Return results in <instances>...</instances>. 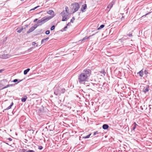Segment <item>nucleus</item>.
<instances>
[{
    "label": "nucleus",
    "mask_w": 152,
    "mask_h": 152,
    "mask_svg": "<svg viewBox=\"0 0 152 152\" xmlns=\"http://www.w3.org/2000/svg\"><path fill=\"white\" fill-rule=\"evenodd\" d=\"M91 70L89 69H84L83 73H81L78 77V81L80 83H83L86 81L88 77L91 74Z\"/></svg>",
    "instance_id": "obj_1"
},
{
    "label": "nucleus",
    "mask_w": 152,
    "mask_h": 152,
    "mask_svg": "<svg viewBox=\"0 0 152 152\" xmlns=\"http://www.w3.org/2000/svg\"><path fill=\"white\" fill-rule=\"evenodd\" d=\"M47 13L51 15L50 16H45L42 18L41 20H39V22L42 23H44L49 20L51 19L54 16V11L50 10L47 12Z\"/></svg>",
    "instance_id": "obj_2"
},
{
    "label": "nucleus",
    "mask_w": 152,
    "mask_h": 152,
    "mask_svg": "<svg viewBox=\"0 0 152 152\" xmlns=\"http://www.w3.org/2000/svg\"><path fill=\"white\" fill-rule=\"evenodd\" d=\"M61 15L62 17V21H66L69 19V13L68 7H66L65 10L63 11L61 13Z\"/></svg>",
    "instance_id": "obj_3"
},
{
    "label": "nucleus",
    "mask_w": 152,
    "mask_h": 152,
    "mask_svg": "<svg viewBox=\"0 0 152 152\" xmlns=\"http://www.w3.org/2000/svg\"><path fill=\"white\" fill-rule=\"evenodd\" d=\"M65 91L64 88H61L59 87L54 88V94L56 96H60L61 94L64 93Z\"/></svg>",
    "instance_id": "obj_4"
},
{
    "label": "nucleus",
    "mask_w": 152,
    "mask_h": 152,
    "mask_svg": "<svg viewBox=\"0 0 152 152\" xmlns=\"http://www.w3.org/2000/svg\"><path fill=\"white\" fill-rule=\"evenodd\" d=\"M39 21L37 22V24H35L33 26L31 27L29 30L27 32V34H29L34 31L38 26H41L43 23H38Z\"/></svg>",
    "instance_id": "obj_5"
},
{
    "label": "nucleus",
    "mask_w": 152,
    "mask_h": 152,
    "mask_svg": "<svg viewBox=\"0 0 152 152\" xmlns=\"http://www.w3.org/2000/svg\"><path fill=\"white\" fill-rule=\"evenodd\" d=\"M73 6L72 10H74V12L73 13L77 11L78 9L79 8V5L78 3H75L74 4H72Z\"/></svg>",
    "instance_id": "obj_6"
},
{
    "label": "nucleus",
    "mask_w": 152,
    "mask_h": 152,
    "mask_svg": "<svg viewBox=\"0 0 152 152\" xmlns=\"http://www.w3.org/2000/svg\"><path fill=\"white\" fill-rule=\"evenodd\" d=\"M10 56L8 54H0V58L2 59H6L9 58Z\"/></svg>",
    "instance_id": "obj_7"
},
{
    "label": "nucleus",
    "mask_w": 152,
    "mask_h": 152,
    "mask_svg": "<svg viewBox=\"0 0 152 152\" xmlns=\"http://www.w3.org/2000/svg\"><path fill=\"white\" fill-rule=\"evenodd\" d=\"M149 90V86L148 85L146 87H144L143 89V91L145 94L147 92H148Z\"/></svg>",
    "instance_id": "obj_8"
},
{
    "label": "nucleus",
    "mask_w": 152,
    "mask_h": 152,
    "mask_svg": "<svg viewBox=\"0 0 152 152\" xmlns=\"http://www.w3.org/2000/svg\"><path fill=\"white\" fill-rule=\"evenodd\" d=\"M143 69L141 70L137 73V74H139V76L141 77H142L143 75Z\"/></svg>",
    "instance_id": "obj_9"
},
{
    "label": "nucleus",
    "mask_w": 152,
    "mask_h": 152,
    "mask_svg": "<svg viewBox=\"0 0 152 152\" xmlns=\"http://www.w3.org/2000/svg\"><path fill=\"white\" fill-rule=\"evenodd\" d=\"M87 7V5L86 4H85L82 6V7L81 8V10L83 12H84L85 11L84 10H85Z\"/></svg>",
    "instance_id": "obj_10"
},
{
    "label": "nucleus",
    "mask_w": 152,
    "mask_h": 152,
    "mask_svg": "<svg viewBox=\"0 0 152 152\" xmlns=\"http://www.w3.org/2000/svg\"><path fill=\"white\" fill-rule=\"evenodd\" d=\"M109 127V126L107 124H104L102 126V128L103 129H106Z\"/></svg>",
    "instance_id": "obj_11"
},
{
    "label": "nucleus",
    "mask_w": 152,
    "mask_h": 152,
    "mask_svg": "<svg viewBox=\"0 0 152 152\" xmlns=\"http://www.w3.org/2000/svg\"><path fill=\"white\" fill-rule=\"evenodd\" d=\"M94 35V34H92V35L91 36H89L88 37H84L82 40V41H84V40H85L86 39H88L90 37H91V36H93Z\"/></svg>",
    "instance_id": "obj_12"
},
{
    "label": "nucleus",
    "mask_w": 152,
    "mask_h": 152,
    "mask_svg": "<svg viewBox=\"0 0 152 152\" xmlns=\"http://www.w3.org/2000/svg\"><path fill=\"white\" fill-rule=\"evenodd\" d=\"M30 70V69L28 68L26 69L24 71V72H23L24 74L25 75H26L27 74V73Z\"/></svg>",
    "instance_id": "obj_13"
},
{
    "label": "nucleus",
    "mask_w": 152,
    "mask_h": 152,
    "mask_svg": "<svg viewBox=\"0 0 152 152\" xmlns=\"http://www.w3.org/2000/svg\"><path fill=\"white\" fill-rule=\"evenodd\" d=\"M133 127L132 129V130H134L135 129L136 126L137 125L136 124V123L135 122L134 123Z\"/></svg>",
    "instance_id": "obj_14"
},
{
    "label": "nucleus",
    "mask_w": 152,
    "mask_h": 152,
    "mask_svg": "<svg viewBox=\"0 0 152 152\" xmlns=\"http://www.w3.org/2000/svg\"><path fill=\"white\" fill-rule=\"evenodd\" d=\"M23 29V28H18L17 29V32L19 33H20L22 32Z\"/></svg>",
    "instance_id": "obj_15"
},
{
    "label": "nucleus",
    "mask_w": 152,
    "mask_h": 152,
    "mask_svg": "<svg viewBox=\"0 0 152 152\" xmlns=\"http://www.w3.org/2000/svg\"><path fill=\"white\" fill-rule=\"evenodd\" d=\"M27 97L26 96H25L23 98H22L21 99V101L23 102H25L26 99H27Z\"/></svg>",
    "instance_id": "obj_16"
},
{
    "label": "nucleus",
    "mask_w": 152,
    "mask_h": 152,
    "mask_svg": "<svg viewBox=\"0 0 152 152\" xmlns=\"http://www.w3.org/2000/svg\"><path fill=\"white\" fill-rule=\"evenodd\" d=\"M113 4L114 2H112V3L111 4H109L107 6V8H111L112 7Z\"/></svg>",
    "instance_id": "obj_17"
},
{
    "label": "nucleus",
    "mask_w": 152,
    "mask_h": 152,
    "mask_svg": "<svg viewBox=\"0 0 152 152\" xmlns=\"http://www.w3.org/2000/svg\"><path fill=\"white\" fill-rule=\"evenodd\" d=\"M117 106H118L117 107L115 108V110H117V111L118 112V111L119 110V109L120 108V104L119 103V102L118 103V104Z\"/></svg>",
    "instance_id": "obj_18"
},
{
    "label": "nucleus",
    "mask_w": 152,
    "mask_h": 152,
    "mask_svg": "<svg viewBox=\"0 0 152 152\" xmlns=\"http://www.w3.org/2000/svg\"><path fill=\"white\" fill-rule=\"evenodd\" d=\"M115 75H117L119 74L120 73H121L117 69L115 70Z\"/></svg>",
    "instance_id": "obj_19"
},
{
    "label": "nucleus",
    "mask_w": 152,
    "mask_h": 152,
    "mask_svg": "<svg viewBox=\"0 0 152 152\" xmlns=\"http://www.w3.org/2000/svg\"><path fill=\"white\" fill-rule=\"evenodd\" d=\"M91 134H90L86 136L83 137V138H84V139L88 138L90 137Z\"/></svg>",
    "instance_id": "obj_20"
},
{
    "label": "nucleus",
    "mask_w": 152,
    "mask_h": 152,
    "mask_svg": "<svg viewBox=\"0 0 152 152\" xmlns=\"http://www.w3.org/2000/svg\"><path fill=\"white\" fill-rule=\"evenodd\" d=\"M12 107V106L11 105H10L8 107H7V108H6V109H4L3 110V112H4V110H8L11 108Z\"/></svg>",
    "instance_id": "obj_21"
},
{
    "label": "nucleus",
    "mask_w": 152,
    "mask_h": 152,
    "mask_svg": "<svg viewBox=\"0 0 152 152\" xmlns=\"http://www.w3.org/2000/svg\"><path fill=\"white\" fill-rule=\"evenodd\" d=\"M104 25L102 24V25H101L100 27L98 28V30H99V29H101L102 28H104Z\"/></svg>",
    "instance_id": "obj_22"
},
{
    "label": "nucleus",
    "mask_w": 152,
    "mask_h": 152,
    "mask_svg": "<svg viewBox=\"0 0 152 152\" xmlns=\"http://www.w3.org/2000/svg\"><path fill=\"white\" fill-rule=\"evenodd\" d=\"M100 73L102 74L103 75H104L106 73V72H104V70H102L100 72Z\"/></svg>",
    "instance_id": "obj_23"
},
{
    "label": "nucleus",
    "mask_w": 152,
    "mask_h": 152,
    "mask_svg": "<svg viewBox=\"0 0 152 152\" xmlns=\"http://www.w3.org/2000/svg\"><path fill=\"white\" fill-rule=\"evenodd\" d=\"M75 20V18L74 17H73L70 20V22L72 23H73Z\"/></svg>",
    "instance_id": "obj_24"
},
{
    "label": "nucleus",
    "mask_w": 152,
    "mask_h": 152,
    "mask_svg": "<svg viewBox=\"0 0 152 152\" xmlns=\"http://www.w3.org/2000/svg\"><path fill=\"white\" fill-rule=\"evenodd\" d=\"M55 28V26L53 25V26H52L50 28V30L51 31H53L54 29Z\"/></svg>",
    "instance_id": "obj_25"
},
{
    "label": "nucleus",
    "mask_w": 152,
    "mask_h": 152,
    "mask_svg": "<svg viewBox=\"0 0 152 152\" xmlns=\"http://www.w3.org/2000/svg\"><path fill=\"white\" fill-rule=\"evenodd\" d=\"M50 33V31L49 30H47L45 32V34L47 35H48Z\"/></svg>",
    "instance_id": "obj_26"
},
{
    "label": "nucleus",
    "mask_w": 152,
    "mask_h": 152,
    "mask_svg": "<svg viewBox=\"0 0 152 152\" xmlns=\"http://www.w3.org/2000/svg\"><path fill=\"white\" fill-rule=\"evenodd\" d=\"M46 41L45 40V39H43L41 41V43H43V42H45Z\"/></svg>",
    "instance_id": "obj_27"
},
{
    "label": "nucleus",
    "mask_w": 152,
    "mask_h": 152,
    "mask_svg": "<svg viewBox=\"0 0 152 152\" xmlns=\"http://www.w3.org/2000/svg\"><path fill=\"white\" fill-rule=\"evenodd\" d=\"M43 147L41 146H39L38 149L40 150H41L43 149Z\"/></svg>",
    "instance_id": "obj_28"
},
{
    "label": "nucleus",
    "mask_w": 152,
    "mask_h": 152,
    "mask_svg": "<svg viewBox=\"0 0 152 152\" xmlns=\"http://www.w3.org/2000/svg\"><path fill=\"white\" fill-rule=\"evenodd\" d=\"M144 73L145 74V75H147L148 73V71L147 70H145L144 71Z\"/></svg>",
    "instance_id": "obj_29"
},
{
    "label": "nucleus",
    "mask_w": 152,
    "mask_h": 152,
    "mask_svg": "<svg viewBox=\"0 0 152 152\" xmlns=\"http://www.w3.org/2000/svg\"><path fill=\"white\" fill-rule=\"evenodd\" d=\"M40 6H37L36 7H34V8H33V9H31V10H35V9H36V8H38V7H39Z\"/></svg>",
    "instance_id": "obj_30"
},
{
    "label": "nucleus",
    "mask_w": 152,
    "mask_h": 152,
    "mask_svg": "<svg viewBox=\"0 0 152 152\" xmlns=\"http://www.w3.org/2000/svg\"><path fill=\"white\" fill-rule=\"evenodd\" d=\"M10 87V86H9V85H7V86H4L3 88V89H4V88H8V87Z\"/></svg>",
    "instance_id": "obj_31"
},
{
    "label": "nucleus",
    "mask_w": 152,
    "mask_h": 152,
    "mask_svg": "<svg viewBox=\"0 0 152 152\" xmlns=\"http://www.w3.org/2000/svg\"><path fill=\"white\" fill-rule=\"evenodd\" d=\"M26 152H35L34 151L32 150H29L26 151Z\"/></svg>",
    "instance_id": "obj_32"
},
{
    "label": "nucleus",
    "mask_w": 152,
    "mask_h": 152,
    "mask_svg": "<svg viewBox=\"0 0 152 152\" xmlns=\"http://www.w3.org/2000/svg\"><path fill=\"white\" fill-rule=\"evenodd\" d=\"M18 81V80L17 79H14V80H13V81H12V82H14V83H15V82H17Z\"/></svg>",
    "instance_id": "obj_33"
},
{
    "label": "nucleus",
    "mask_w": 152,
    "mask_h": 152,
    "mask_svg": "<svg viewBox=\"0 0 152 152\" xmlns=\"http://www.w3.org/2000/svg\"><path fill=\"white\" fill-rule=\"evenodd\" d=\"M151 13V12H149L148 13H146V14H145V15L142 16V17H143V16H146V15H148V14H150Z\"/></svg>",
    "instance_id": "obj_34"
},
{
    "label": "nucleus",
    "mask_w": 152,
    "mask_h": 152,
    "mask_svg": "<svg viewBox=\"0 0 152 152\" xmlns=\"http://www.w3.org/2000/svg\"><path fill=\"white\" fill-rule=\"evenodd\" d=\"M123 15V14H120L121 15V19H120V20H122V18H124V17Z\"/></svg>",
    "instance_id": "obj_35"
},
{
    "label": "nucleus",
    "mask_w": 152,
    "mask_h": 152,
    "mask_svg": "<svg viewBox=\"0 0 152 152\" xmlns=\"http://www.w3.org/2000/svg\"><path fill=\"white\" fill-rule=\"evenodd\" d=\"M36 44V42H33L32 43V44L33 45H35Z\"/></svg>",
    "instance_id": "obj_36"
},
{
    "label": "nucleus",
    "mask_w": 152,
    "mask_h": 152,
    "mask_svg": "<svg viewBox=\"0 0 152 152\" xmlns=\"http://www.w3.org/2000/svg\"><path fill=\"white\" fill-rule=\"evenodd\" d=\"M67 28V26L65 27L64 28H63V30L64 31H66V29Z\"/></svg>",
    "instance_id": "obj_37"
},
{
    "label": "nucleus",
    "mask_w": 152,
    "mask_h": 152,
    "mask_svg": "<svg viewBox=\"0 0 152 152\" xmlns=\"http://www.w3.org/2000/svg\"><path fill=\"white\" fill-rule=\"evenodd\" d=\"M127 35L129 37H132V34H127Z\"/></svg>",
    "instance_id": "obj_38"
},
{
    "label": "nucleus",
    "mask_w": 152,
    "mask_h": 152,
    "mask_svg": "<svg viewBox=\"0 0 152 152\" xmlns=\"http://www.w3.org/2000/svg\"><path fill=\"white\" fill-rule=\"evenodd\" d=\"M70 23H71V22L68 23L67 24V25H66L67 26H69V25H70V24H71Z\"/></svg>",
    "instance_id": "obj_39"
},
{
    "label": "nucleus",
    "mask_w": 152,
    "mask_h": 152,
    "mask_svg": "<svg viewBox=\"0 0 152 152\" xmlns=\"http://www.w3.org/2000/svg\"><path fill=\"white\" fill-rule=\"evenodd\" d=\"M98 134V132H95L94 133V135H96V134Z\"/></svg>",
    "instance_id": "obj_40"
},
{
    "label": "nucleus",
    "mask_w": 152,
    "mask_h": 152,
    "mask_svg": "<svg viewBox=\"0 0 152 152\" xmlns=\"http://www.w3.org/2000/svg\"><path fill=\"white\" fill-rule=\"evenodd\" d=\"M129 127H128V126H126V127L125 128V129H126V130H127V129L128 130L129 129Z\"/></svg>",
    "instance_id": "obj_41"
},
{
    "label": "nucleus",
    "mask_w": 152,
    "mask_h": 152,
    "mask_svg": "<svg viewBox=\"0 0 152 152\" xmlns=\"http://www.w3.org/2000/svg\"><path fill=\"white\" fill-rule=\"evenodd\" d=\"M4 70L3 69H0V73L2 72Z\"/></svg>",
    "instance_id": "obj_42"
},
{
    "label": "nucleus",
    "mask_w": 152,
    "mask_h": 152,
    "mask_svg": "<svg viewBox=\"0 0 152 152\" xmlns=\"http://www.w3.org/2000/svg\"><path fill=\"white\" fill-rule=\"evenodd\" d=\"M3 82H7V80L6 79H4L2 81Z\"/></svg>",
    "instance_id": "obj_43"
},
{
    "label": "nucleus",
    "mask_w": 152,
    "mask_h": 152,
    "mask_svg": "<svg viewBox=\"0 0 152 152\" xmlns=\"http://www.w3.org/2000/svg\"><path fill=\"white\" fill-rule=\"evenodd\" d=\"M38 20V19H35L34 21V22H36Z\"/></svg>",
    "instance_id": "obj_44"
},
{
    "label": "nucleus",
    "mask_w": 152,
    "mask_h": 152,
    "mask_svg": "<svg viewBox=\"0 0 152 152\" xmlns=\"http://www.w3.org/2000/svg\"><path fill=\"white\" fill-rule=\"evenodd\" d=\"M25 28H24V29H26V28H27L28 27V25H25Z\"/></svg>",
    "instance_id": "obj_45"
},
{
    "label": "nucleus",
    "mask_w": 152,
    "mask_h": 152,
    "mask_svg": "<svg viewBox=\"0 0 152 152\" xmlns=\"http://www.w3.org/2000/svg\"><path fill=\"white\" fill-rule=\"evenodd\" d=\"M116 99H118L120 100H121V99L120 98V97L119 96H118V97H116Z\"/></svg>",
    "instance_id": "obj_46"
},
{
    "label": "nucleus",
    "mask_w": 152,
    "mask_h": 152,
    "mask_svg": "<svg viewBox=\"0 0 152 152\" xmlns=\"http://www.w3.org/2000/svg\"><path fill=\"white\" fill-rule=\"evenodd\" d=\"M49 37H47L45 39L46 41H47L49 39Z\"/></svg>",
    "instance_id": "obj_47"
},
{
    "label": "nucleus",
    "mask_w": 152,
    "mask_h": 152,
    "mask_svg": "<svg viewBox=\"0 0 152 152\" xmlns=\"http://www.w3.org/2000/svg\"><path fill=\"white\" fill-rule=\"evenodd\" d=\"M8 139L10 141H11L12 140V139L11 138H8Z\"/></svg>",
    "instance_id": "obj_48"
},
{
    "label": "nucleus",
    "mask_w": 152,
    "mask_h": 152,
    "mask_svg": "<svg viewBox=\"0 0 152 152\" xmlns=\"http://www.w3.org/2000/svg\"><path fill=\"white\" fill-rule=\"evenodd\" d=\"M33 48V47H32V48H29V49H28V50H31V49L32 48Z\"/></svg>",
    "instance_id": "obj_49"
},
{
    "label": "nucleus",
    "mask_w": 152,
    "mask_h": 152,
    "mask_svg": "<svg viewBox=\"0 0 152 152\" xmlns=\"http://www.w3.org/2000/svg\"><path fill=\"white\" fill-rule=\"evenodd\" d=\"M23 152H25L26 151V150L25 149H23L22 150Z\"/></svg>",
    "instance_id": "obj_50"
},
{
    "label": "nucleus",
    "mask_w": 152,
    "mask_h": 152,
    "mask_svg": "<svg viewBox=\"0 0 152 152\" xmlns=\"http://www.w3.org/2000/svg\"><path fill=\"white\" fill-rule=\"evenodd\" d=\"M13 102H12L11 103V104L10 105H11L12 106L13 105Z\"/></svg>",
    "instance_id": "obj_51"
},
{
    "label": "nucleus",
    "mask_w": 152,
    "mask_h": 152,
    "mask_svg": "<svg viewBox=\"0 0 152 152\" xmlns=\"http://www.w3.org/2000/svg\"><path fill=\"white\" fill-rule=\"evenodd\" d=\"M9 86H10V87L11 86H12V85H13L12 84H9Z\"/></svg>",
    "instance_id": "obj_52"
},
{
    "label": "nucleus",
    "mask_w": 152,
    "mask_h": 152,
    "mask_svg": "<svg viewBox=\"0 0 152 152\" xmlns=\"http://www.w3.org/2000/svg\"><path fill=\"white\" fill-rule=\"evenodd\" d=\"M150 106H151V105H149V107H150ZM149 109H151V107H149Z\"/></svg>",
    "instance_id": "obj_53"
},
{
    "label": "nucleus",
    "mask_w": 152,
    "mask_h": 152,
    "mask_svg": "<svg viewBox=\"0 0 152 152\" xmlns=\"http://www.w3.org/2000/svg\"><path fill=\"white\" fill-rule=\"evenodd\" d=\"M22 80H20V81L18 82V83H19V82H20V81H22Z\"/></svg>",
    "instance_id": "obj_54"
},
{
    "label": "nucleus",
    "mask_w": 152,
    "mask_h": 152,
    "mask_svg": "<svg viewBox=\"0 0 152 152\" xmlns=\"http://www.w3.org/2000/svg\"><path fill=\"white\" fill-rule=\"evenodd\" d=\"M36 46H37V45H36Z\"/></svg>",
    "instance_id": "obj_55"
}]
</instances>
